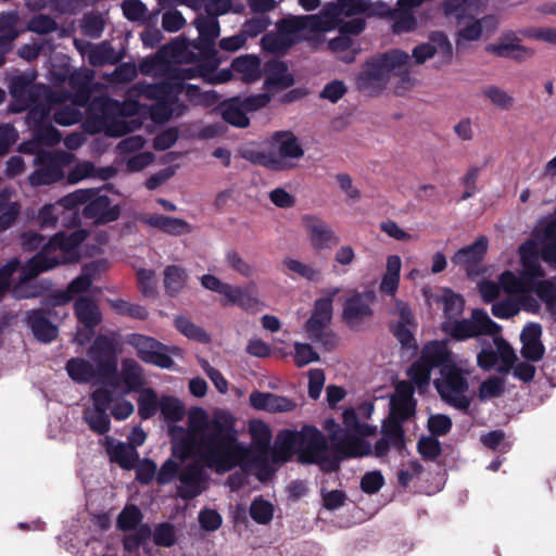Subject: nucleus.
<instances>
[{
    "instance_id": "nucleus-3",
    "label": "nucleus",
    "mask_w": 556,
    "mask_h": 556,
    "mask_svg": "<svg viewBox=\"0 0 556 556\" xmlns=\"http://www.w3.org/2000/svg\"><path fill=\"white\" fill-rule=\"evenodd\" d=\"M276 456L287 462L296 453L301 464L308 465L315 462L320 452L329 451V445L324 433L315 426L304 425L301 430L285 429L277 435Z\"/></svg>"
},
{
    "instance_id": "nucleus-15",
    "label": "nucleus",
    "mask_w": 556,
    "mask_h": 556,
    "mask_svg": "<svg viewBox=\"0 0 556 556\" xmlns=\"http://www.w3.org/2000/svg\"><path fill=\"white\" fill-rule=\"evenodd\" d=\"M121 206L111 205V199L106 194H96L86 203L83 208V215L86 218L93 219L97 225H106L115 222L121 216Z\"/></svg>"
},
{
    "instance_id": "nucleus-45",
    "label": "nucleus",
    "mask_w": 556,
    "mask_h": 556,
    "mask_svg": "<svg viewBox=\"0 0 556 556\" xmlns=\"http://www.w3.org/2000/svg\"><path fill=\"white\" fill-rule=\"evenodd\" d=\"M175 328L188 339L199 343H208L211 341L207 332L200 326L193 324L185 316H176L174 319Z\"/></svg>"
},
{
    "instance_id": "nucleus-39",
    "label": "nucleus",
    "mask_w": 556,
    "mask_h": 556,
    "mask_svg": "<svg viewBox=\"0 0 556 556\" xmlns=\"http://www.w3.org/2000/svg\"><path fill=\"white\" fill-rule=\"evenodd\" d=\"M65 369L68 376L78 383H87L91 381L98 374L88 361L80 357H73L67 361Z\"/></svg>"
},
{
    "instance_id": "nucleus-2",
    "label": "nucleus",
    "mask_w": 556,
    "mask_h": 556,
    "mask_svg": "<svg viewBox=\"0 0 556 556\" xmlns=\"http://www.w3.org/2000/svg\"><path fill=\"white\" fill-rule=\"evenodd\" d=\"M35 77L27 73L16 75L11 79L9 90L16 105L15 112L29 109V117L43 119L61 99L49 86L35 84Z\"/></svg>"
},
{
    "instance_id": "nucleus-32",
    "label": "nucleus",
    "mask_w": 556,
    "mask_h": 556,
    "mask_svg": "<svg viewBox=\"0 0 556 556\" xmlns=\"http://www.w3.org/2000/svg\"><path fill=\"white\" fill-rule=\"evenodd\" d=\"M119 378L125 386L124 393L137 392L144 384L142 367L134 358H124Z\"/></svg>"
},
{
    "instance_id": "nucleus-13",
    "label": "nucleus",
    "mask_w": 556,
    "mask_h": 556,
    "mask_svg": "<svg viewBox=\"0 0 556 556\" xmlns=\"http://www.w3.org/2000/svg\"><path fill=\"white\" fill-rule=\"evenodd\" d=\"M198 38L188 43L199 55H207L208 58H220L216 49V39L220 35V25L218 20L207 15L200 14L193 22Z\"/></svg>"
},
{
    "instance_id": "nucleus-60",
    "label": "nucleus",
    "mask_w": 556,
    "mask_h": 556,
    "mask_svg": "<svg viewBox=\"0 0 556 556\" xmlns=\"http://www.w3.org/2000/svg\"><path fill=\"white\" fill-rule=\"evenodd\" d=\"M429 43L434 47L435 54L442 59V64L451 62L453 48L448 37L443 31H432L429 36Z\"/></svg>"
},
{
    "instance_id": "nucleus-52",
    "label": "nucleus",
    "mask_w": 556,
    "mask_h": 556,
    "mask_svg": "<svg viewBox=\"0 0 556 556\" xmlns=\"http://www.w3.org/2000/svg\"><path fill=\"white\" fill-rule=\"evenodd\" d=\"M382 437L390 441L392 446L399 452L405 448V432L403 422L389 418L382 425Z\"/></svg>"
},
{
    "instance_id": "nucleus-21",
    "label": "nucleus",
    "mask_w": 556,
    "mask_h": 556,
    "mask_svg": "<svg viewBox=\"0 0 556 556\" xmlns=\"http://www.w3.org/2000/svg\"><path fill=\"white\" fill-rule=\"evenodd\" d=\"M74 313L78 323L89 330L85 339L78 338L79 343L83 344L90 340L94 329L102 323V313L94 300L89 296H80L74 302Z\"/></svg>"
},
{
    "instance_id": "nucleus-22",
    "label": "nucleus",
    "mask_w": 556,
    "mask_h": 556,
    "mask_svg": "<svg viewBox=\"0 0 556 556\" xmlns=\"http://www.w3.org/2000/svg\"><path fill=\"white\" fill-rule=\"evenodd\" d=\"M282 28L285 33H292L295 37L302 30L312 33H324L332 29V21L323 14H311L300 16H289L283 18Z\"/></svg>"
},
{
    "instance_id": "nucleus-18",
    "label": "nucleus",
    "mask_w": 556,
    "mask_h": 556,
    "mask_svg": "<svg viewBox=\"0 0 556 556\" xmlns=\"http://www.w3.org/2000/svg\"><path fill=\"white\" fill-rule=\"evenodd\" d=\"M389 75L377 58L367 61L356 78L357 88L370 94L384 89Z\"/></svg>"
},
{
    "instance_id": "nucleus-19",
    "label": "nucleus",
    "mask_w": 556,
    "mask_h": 556,
    "mask_svg": "<svg viewBox=\"0 0 556 556\" xmlns=\"http://www.w3.org/2000/svg\"><path fill=\"white\" fill-rule=\"evenodd\" d=\"M542 326L539 323H528L521 333L520 342L522 344L520 354L525 361L538 363L545 354V346L541 340Z\"/></svg>"
},
{
    "instance_id": "nucleus-27",
    "label": "nucleus",
    "mask_w": 556,
    "mask_h": 556,
    "mask_svg": "<svg viewBox=\"0 0 556 556\" xmlns=\"http://www.w3.org/2000/svg\"><path fill=\"white\" fill-rule=\"evenodd\" d=\"M141 222L170 236H179L191 231V226L184 219L162 214H147Z\"/></svg>"
},
{
    "instance_id": "nucleus-35",
    "label": "nucleus",
    "mask_w": 556,
    "mask_h": 556,
    "mask_svg": "<svg viewBox=\"0 0 556 556\" xmlns=\"http://www.w3.org/2000/svg\"><path fill=\"white\" fill-rule=\"evenodd\" d=\"M200 60L197 65L191 67L180 68L178 72V79L173 81H185L195 77H206L213 73L223 62L222 58H208L207 55H199Z\"/></svg>"
},
{
    "instance_id": "nucleus-64",
    "label": "nucleus",
    "mask_w": 556,
    "mask_h": 556,
    "mask_svg": "<svg viewBox=\"0 0 556 556\" xmlns=\"http://www.w3.org/2000/svg\"><path fill=\"white\" fill-rule=\"evenodd\" d=\"M505 390V380L497 376H492L481 382L479 387V399L481 401L501 396Z\"/></svg>"
},
{
    "instance_id": "nucleus-57",
    "label": "nucleus",
    "mask_w": 556,
    "mask_h": 556,
    "mask_svg": "<svg viewBox=\"0 0 556 556\" xmlns=\"http://www.w3.org/2000/svg\"><path fill=\"white\" fill-rule=\"evenodd\" d=\"M151 536H153L154 544L162 547H172L177 541L175 526L167 521L157 523Z\"/></svg>"
},
{
    "instance_id": "nucleus-51",
    "label": "nucleus",
    "mask_w": 556,
    "mask_h": 556,
    "mask_svg": "<svg viewBox=\"0 0 556 556\" xmlns=\"http://www.w3.org/2000/svg\"><path fill=\"white\" fill-rule=\"evenodd\" d=\"M143 515L136 505H127L117 517V528L124 532L137 530L142 521Z\"/></svg>"
},
{
    "instance_id": "nucleus-17",
    "label": "nucleus",
    "mask_w": 556,
    "mask_h": 556,
    "mask_svg": "<svg viewBox=\"0 0 556 556\" xmlns=\"http://www.w3.org/2000/svg\"><path fill=\"white\" fill-rule=\"evenodd\" d=\"M520 38L515 33L509 31L501 37L500 42L488 45L485 50L498 58L522 62L533 56L534 50L520 45Z\"/></svg>"
},
{
    "instance_id": "nucleus-29",
    "label": "nucleus",
    "mask_w": 556,
    "mask_h": 556,
    "mask_svg": "<svg viewBox=\"0 0 556 556\" xmlns=\"http://www.w3.org/2000/svg\"><path fill=\"white\" fill-rule=\"evenodd\" d=\"M368 9L367 0H336L324 5L321 14L328 20L336 22L342 15L354 16L365 13Z\"/></svg>"
},
{
    "instance_id": "nucleus-62",
    "label": "nucleus",
    "mask_w": 556,
    "mask_h": 556,
    "mask_svg": "<svg viewBox=\"0 0 556 556\" xmlns=\"http://www.w3.org/2000/svg\"><path fill=\"white\" fill-rule=\"evenodd\" d=\"M4 201V197L0 194V232L9 229L21 213V206L17 202L5 203Z\"/></svg>"
},
{
    "instance_id": "nucleus-58",
    "label": "nucleus",
    "mask_w": 556,
    "mask_h": 556,
    "mask_svg": "<svg viewBox=\"0 0 556 556\" xmlns=\"http://www.w3.org/2000/svg\"><path fill=\"white\" fill-rule=\"evenodd\" d=\"M410 325H405L404 323H395L390 325V331L394 336V338L401 344L403 350L416 351L418 349L415 336L413 330L409 328Z\"/></svg>"
},
{
    "instance_id": "nucleus-7",
    "label": "nucleus",
    "mask_w": 556,
    "mask_h": 556,
    "mask_svg": "<svg viewBox=\"0 0 556 556\" xmlns=\"http://www.w3.org/2000/svg\"><path fill=\"white\" fill-rule=\"evenodd\" d=\"M441 329L455 341H466L483 334L494 336L500 332L501 326L484 309L475 308L470 318H447Z\"/></svg>"
},
{
    "instance_id": "nucleus-10",
    "label": "nucleus",
    "mask_w": 556,
    "mask_h": 556,
    "mask_svg": "<svg viewBox=\"0 0 556 556\" xmlns=\"http://www.w3.org/2000/svg\"><path fill=\"white\" fill-rule=\"evenodd\" d=\"M89 356L96 363L98 375L103 379V383L117 388L119 386L117 358L113 340L103 334L98 336L89 349Z\"/></svg>"
},
{
    "instance_id": "nucleus-44",
    "label": "nucleus",
    "mask_w": 556,
    "mask_h": 556,
    "mask_svg": "<svg viewBox=\"0 0 556 556\" xmlns=\"http://www.w3.org/2000/svg\"><path fill=\"white\" fill-rule=\"evenodd\" d=\"M188 275L186 270L176 265H169L164 270V286L166 293L170 296L181 291L187 281Z\"/></svg>"
},
{
    "instance_id": "nucleus-26",
    "label": "nucleus",
    "mask_w": 556,
    "mask_h": 556,
    "mask_svg": "<svg viewBox=\"0 0 556 556\" xmlns=\"http://www.w3.org/2000/svg\"><path fill=\"white\" fill-rule=\"evenodd\" d=\"M488 251V239L484 236L479 237L473 243L459 249L452 257L455 265L466 267L468 274L470 269L478 266Z\"/></svg>"
},
{
    "instance_id": "nucleus-43",
    "label": "nucleus",
    "mask_w": 556,
    "mask_h": 556,
    "mask_svg": "<svg viewBox=\"0 0 556 556\" xmlns=\"http://www.w3.org/2000/svg\"><path fill=\"white\" fill-rule=\"evenodd\" d=\"M83 420L88 428L96 434L103 435L111 429V418L108 412L85 408L83 410Z\"/></svg>"
},
{
    "instance_id": "nucleus-40",
    "label": "nucleus",
    "mask_w": 556,
    "mask_h": 556,
    "mask_svg": "<svg viewBox=\"0 0 556 556\" xmlns=\"http://www.w3.org/2000/svg\"><path fill=\"white\" fill-rule=\"evenodd\" d=\"M48 159V162L42 163V165L31 174V185H51L53 182L59 181L62 178L63 174L60 166L50 156Z\"/></svg>"
},
{
    "instance_id": "nucleus-1",
    "label": "nucleus",
    "mask_w": 556,
    "mask_h": 556,
    "mask_svg": "<svg viewBox=\"0 0 556 556\" xmlns=\"http://www.w3.org/2000/svg\"><path fill=\"white\" fill-rule=\"evenodd\" d=\"M174 439L179 438L174 454L181 459L190 455L216 472L233 469L240 458L235 418L226 412L216 413L212 419L202 407H192L188 413V429L181 426L170 428Z\"/></svg>"
},
{
    "instance_id": "nucleus-16",
    "label": "nucleus",
    "mask_w": 556,
    "mask_h": 556,
    "mask_svg": "<svg viewBox=\"0 0 556 556\" xmlns=\"http://www.w3.org/2000/svg\"><path fill=\"white\" fill-rule=\"evenodd\" d=\"M200 463L203 464L202 462ZM203 467L205 466L192 463L185 466L179 472L181 486L178 488L177 492L182 500H193L205 490L206 477Z\"/></svg>"
},
{
    "instance_id": "nucleus-25",
    "label": "nucleus",
    "mask_w": 556,
    "mask_h": 556,
    "mask_svg": "<svg viewBox=\"0 0 556 556\" xmlns=\"http://www.w3.org/2000/svg\"><path fill=\"white\" fill-rule=\"evenodd\" d=\"M61 264L58 256H51L45 247L29 258L24 266L21 265L20 282L34 279L39 274L55 268Z\"/></svg>"
},
{
    "instance_id": "nucleus-48",
    "label": "nucleus",
    "mask_w": 556,
    "mask_h": 556,
    "mask_svg": "<svg viewBox=\"0 0 556 556\" xmlns=\"http://www.w3.org/2000/svg\"><path fill=\"white\" fill-rule=\"evenodd\" d=\"M80 30L86 37L98 39L105 28V21L98 12L85 13L80 20Z\"/></svg>"
},
{
    "instance_id": "nucleus-49",
    "label": "nucleus",
    "mask_w": 556,
    "mask_h": 556,
    "mask_svg": "<svg viewBox=\"0 0 556 556\" xmlns=\"http://www.w3.org/2000/svg\"><path fill=\"white\" fill-rule=\"evenodd\" d=\"M159 409L160 401L156 392L151 388L143 389L138 397V414L141 419L152 418Z\"/></svg>"
},
{
    "instance_id": "nucleus-59",
    "label": "nucleus",
    "mask_w": 556,
    "mask_h": 556,
    "mask_svg": "<svg viewBox=\"0 0 556 556\" xmlns=\"http://www.w3.org/2000/svg\"><path fill=\"white\" fill-rule=\"evenodd\" d=\"M244 159L253 164L262 165L271 170H281L285 168L283 162L275 153L262 151H248L243 154Z\"/></svg>"
},
{
    "instance_id": "nucleus-41",
    "label": "nucleus",
    "mask_w": 556,
    "mask_h": 556,
    "mask_svg": "<svg viewBox=\"0 0 556 556\" xmlns=\"http://www.w3.org/2000/svg\"><path fill=\"white\" fill-rule=\"evenodd\" d=\"M244 10V4L238 0H205L204 3L205 15L215 20L227 13L242 14Z\"/></svg>"
},
{
    "instance_id": "nucleus-34",
    "label": "nucleus",
    "mask_w": 556,
    "mask_h": 556,
    "mask_svg": "<svg viewBox=\"0 0 556 556\" xmlns=\"http://www.w3.org/2000/svg\"><path fill=\"white\" fill-rule=\"evenodd\" d=\"M231 70L241 74L244 81H255L261 78V59L253 54L240 55L232 60Z\"/></svg>"
},
{
    "instance_id": "nucleus-6",
    "label": "nucleus",
    "mask_w": 556,
    "mask_h": 556,
    "mask_svg": "<svg viewBox=\"0 0 556 556\" xmlns=\"http://www.w3.org/2000/svg\"><path fill=\"white\" fill-rule=\"evenodd\" d=\"M200 280L203 288L223 295V306L236 305L250 314H256L264 307L254 281H250L245 287L233 286L223 282L212 274L203 275Z\"/></svg>"
},
{
    "instance_id": "nucleus-4",
    "label": "nucleus",
    "mask_w": 556,
    "mask_h": 556,
    "mask_svg": "<svg viewBox=\"0 0 556 556\" xmlns=\"http://www.w3.org/2000/svg\"><path fill=\"white\" fill-rule=\"evenodd\" d=\"M135 88L139 96L154 101L149 106V116L155 124L166 123L173 116H181L187 109L179 102V89L174 90L168 80L138 83Z\"/></svg>"
},
{
    "instance_id": "nucleus-56",
    "label": "nucleus",
    "mask_w": 556,
    "mask_h": 556,
    "mask_svg": "<svg viewBox=\"0 0 556 556\" xmlns=\"http://www.w3.org/2000/svg\"><path fill=\"white\" fill-rule=\"evenodd\" d=\"M152 535L151 527L148 523L140 525L132 534L125 535L123 539V547L126 552L132 554L138 552L140 546H144Z\"/></svg>"
},
{
    "instance_id": "nucleus-5",
    "label": "nucleus",
    "mask_w": 556,
    "mask_h": 556,
    "mask_svg": "<svg viewBox=\"0 0 556 556\" xmlns=\"http://www.w3.org/2000/svg\"><path fill=\"white\" fill-rule=\"evenodd\" d=\"M339 288L328 291V295L314 302L312 314L304 324L307 339L318 344L325 351L334 350L338 343L337 334L329 328L333 315V298L339 293Z\"/></svg>"
},
{
    "instance_id": "nucleus-46",
    "label": "nucleus",
    "mask_w": 556,
    "mask_h": 556,
    "mask_svg": "<svg viewBox=\"0 0 556 556\" xmlns=\"http://www.w3.org/2000/svg\"><path fill=\"white\" fill-rule=\"evenodd\" d=\"M494 344L500 350V365L496 368L497 372L507 375L510 370L514 371V365L518 361V357L511 348V345L503 338H494Z\"/></svg>"
},
{
    "instance_id": "nucleus-30",
    "label": "nucleus",
    "mask_w": 556,
    "mask_h": 556,
    "mask_svg": "<svg viewBox=\"0 0 556 556\" xmlns=\"http://www.w3.org/2000/svg\"><path fill=\"white\" fill-rule=\"evenodd\" d=\"M93 73L91 71L74 72L70 76V86L73 89L72 101L78 106L89 103L92 94Z\"/></svg>"
},
{
    "instance_id": "nucleus-61",
    "label": "nucleus",
    "mask_w": 556,
    "mask_h": 556,
    "mask_svg": "<svg viewBox=\"0 0 556 556\" xmlns=\"http://www.w3.org/2000/svg\"><path fill=\"white\" fill-rule=\"evenodd\" d=\"M390 419L405 422L416 414L417 402L399 401L391 399Z\"/></svg>"
},
{
    "instance_id": "nucleus-54",
    "label": "nucleus",
    "mask_w": 556,
    "mask_h": 556,
    "mask_svg": "<svg viewBox=\"0 0 556 556\" xmlns=\"http://www.w3.org/2000/svg\"><path fill=\"white\" fill-rule=\"evenodd\" d=\"M111 458L123 469H132L138 460V452L135 446L118 443L111 453Z\"/></svg>"
},
{
    "instance_id": "nucleus-24",
    "label": "nucleus",
    "mask_w": 556,
    "mask_h": 556,
    "mask_svg": "<svg viewBox=\"0 0 556 556\" xmlns=\"http://www.w3.org/2000/svg\"><path fill=\"white\" fill-rule=\"evenodd\" d=\"M249 402L253 408L267 413H287L296 407V404L286 396L257 390L251 392Z\"/></svg>"
},
{
    "instance_id": "nucleus-36",
    "label": "nucleus",
    "mask_w": 556,
    "mask_h": 556,
    "mask_svg": "<svg viewBox=\"0 0 556 556\" xmlns=\"http://www.w3.org/2000/svg\"><path fill=\"white\" fill-rule=\"evenodd\" d=\"M85 238L86 235L83 230H76L70 235L60 231L50 238V240L43 247L50 255L56 250L68 252L79 247Z\"/></svg>"
},
{
    "instance_id": "nucleus-55",
    "label": "nucleus",
    "mask_w": 556,
    "mask_h": 556,
    "mask_svg": "<svg viewBox=\"0 0 556 556\" xmlns=\"http://www.w3.org/2000/svg\"><path fill=\"white\" fill-rule=\"evenodd\" d=\"M160 410L165 420L173 422L180 421L186 414L182 403L174 396H163L160 400Z\"/></svg>"
},
{
    "instance_id": "nucleus-9",
    "label": "nucleus",
    "mask_w": 556,
    "mask_h": 556,
    "mask_svg": "<svg viewBox=\"0 0 556 556\" xmlns=\"http://www.w3.org/2000/svg\"><path fill=\"white\" fill-rule=\"evenodd\" d=\"M441 379L434 380V387L445 403L448 405L467 412L470 406V399L465 395L469 389V383L464 377V372L456 364L450 366L445 370H441Z\"/></svg>"
},
{
    "instance_id": "nucleus-33",
    "label": "nucleus",
    "mask_w": 556,
    "mask_h": 556,
    "mask_svg": "<svg viewBox=\"0 0 556 556\" xmlns=\"http://www.w3.org/2000/svg\"><path fill=\"white\" fill-rule=\"evenodd\" d=\"M217 111L226 123L235 127L247 128L250 125V119L238 101V97H233L222 102L218 105Z\"/></svg>"
},
{
    "instance_id": "nucleus-37",
    "label": "nucleus",
    "mask_w": 556,
    "mask_h": 556,
    "mask_svg": "<svg viewBox=\"0 0 556 556\" xmlns=\"http://www.w3.org/2000/svg\"><path fill=\"white\" fill-rule=\"evenodd\" d=\"M283 18L277 23V35L266 34L262 38L263 47L271 52L286 51L296 43V38L292 33H285L282 28Z\"/></svg>"
},
{
    "instance_id": "nucleus-38",
    "label": "nucleus",
    "mask_w": 556,
    "mask_h": 556,
    "mask_svg": "<svg viewBox=\"0 0 556 556\" xmlns=\"http://www.w3.org/2000/svg\"><path fill=\"white\" fill-rule=\"evenodd\" d=\"M377 59L389 76L391 72H397V74L406 75L408 73L407 65L410 56L408 53L400 49H392L387 51L383 54L377 56Z\"/></svg>"
},
{
    "instance_id": "nucleus-20",
    "label": "nucleus",
    "mask_w": 556,
    "mask_h": 556,
    "mask_svg": "<svg viewBox=\"0 0 556 556\" xmlns=\"http://www.w3.org/2000/svg\"><path fill=\"white\" fill-rule=\"evenodd\" d=\"M430 368L445 370L456 364L447 340H431L424 344L420 356Z\"/></svg>"
},
{
    "instance_id": "nucleus-63",
    "label": "nucleus",
    "mask_w": 556,
    "mask_h": 556,
    "mask_svg": "<svg viewBox=\"0 0 556 556\" xmlns=\"http://www.w3.org/2000/svg\"><path fill=\"white\" fill-rule=\"evenodd\" d=\"M121 8L124 17L129 22H146L148 8L141 0H123Z\"/></svg>"
},
{
    "instance_id": "nucleus-42",
    "label": "nucleus",
    "mask_w": 556,
    "mask_h": 556,
    "mask_svg": "<svg viewBox=\"0 0 556 556\" xmlns=\"http://www.w3.org/2000/svg\"><path fill=\"white\" fill-rule=\"evenodd\" d=\"M121 59L122 56L109 41H102L93 47L88 55L89 63L92 66L114 65L118 63Z\"/></svg>"
},
{
    "instance_id": "nucleus-28",
    "label": "nucleus",
    "mask_w": 556,
    "mask_h": 556,
    "mask_svg": "<svg viewBox=\"0 0 556 556\" xmlns=\"http://www.w3.org/2000/svg\"><path fill=\"white\" fill-rule=\"evenodd\" d=\"M332 448L338 452L342 459L366 456L370 452L369 444L362 438L354 434H346L344 438L331 437Z\"/></svg>"
},
{
    "instance_id": "nucleus-50",
    "label": "nucleus",
    "mask_w": 556,
    "mask_h": 556,
    "mask_svg": "<svg viewBox=\"0 0 556 556\" xmlns=\"http://www.w3.org/2000/svg\"><path fill=\"white\" fill-rule=\"evenodd\" d=\"M430 368L425 362L418 357L407 369V376L410 382L418 388L419 391H422L429 386L431 379Z\"/></svg>"
},
{
    "instance_id": "nucleus-11",
    "label": "nucleus",
    "mask_w": 556,
    "mask_h": 556,
    "mask_svg": "<svg viewBox=\"0 0 556 556\" xmlns=\"http://www.w3.org/2000/svg\"><path fill=\"white\" fill-rule=\"evenodd\" d=\"M377 295L374 290L355 291L343 303L342 320L351 330H359L374 316L372 305Z\"/></svg>"
},
{
    "instance_id": "nucleus-14",
    "label": "nucleus",
    "mask_w": 556,
    "mask_h": 556,
    "mask_svg": "<svg viewBox=\"0 0 556 556\" xmlns=\"http://www.w3.org/2000/svg\"><path fill=\"white\" fill-rule=\"evenodd\" d=\"M302 219L315 251L319 252L339 244L340 238L325 220L314 215H304Z\"/></svg>"
},
{
    "instance_id": "nucleus-12",
    "label": "nucleus",
    "mask_w": 556,
    "mask_h": 556,
    "mask_svg": "<svg viewBox=\"0 0 556 556\" xmlns=\"http://www.w3.org/2000/svg\"><path fill=\"white\" fill-rule=\"evenodd\" d=\"M425 0H397L395 8H386V13L379 16L392 22L391 30L395 35L413 33L418 28V21L414 10Z\"/></svg>"
},
{
    "instance_id": "nucleus-8",
    "label": "nucleus",
    "mask_w": 556,
    "mask_h": 556,
    "mask_svg": "<svg viewBox=\"0 0 556 556\" xmlns=\"http://www.w3.org/2000/svg\"><path fill=\"white\" fill-rule=\"evenodd\" d=\"M126 342L136 350V354L141 362L163 369L174 367L175 363L172 355H182L180 348L166 345L152 337L141 333L129 334Z\"/></svg>"
},
{
    "instance_id": "nucleus-53",
    "label": "nucleus",
    "mask_w": 556,
    "mask_h": 556,
    "mask_svg": "<svg viewBox=\"0 0 556 556\" xmlns=\"http://www.w3.org/2000/svg\"><path fill=\"white\" fill-rule=\"evenodd\" d=\"M249 513L256 523L268 525L273 520L274 507L263 496H257L252 501Z\"/></svg>"
},
{
    "instance_id": "nucleus-31",
    "label": "nucleus",
    "mask_w": 556,
    "mask_h": 556,
    "mask_svg": "<svg viewBox=\"0 0 556 556\" xmlns=\"http://www.w3.org/2000/svg\"><path fill=\"white\" fill-rule=\"evenodd\" d=\"M273 144L277 146V157L282 162L285 159H300L304 150L299 143L296 136L291 131H276L271 136Z\"/></svg>"
},
{
    "instance_id": "nucleus-23",
    "label": "nucleus",
    "mask_w": 556,
    "mask_h": 556,
    "mask_svg": "<svg viewBox=\"0 0 556 556\" xmlns=\"http://www.w3.org/2000/svg\"><path fill=\"white\" fill-rule=\"evenodd\" d=\"M51 309L37 308L28 312L26 321L36 340L42 343H50L59 334L58 327L51 323L49 315Z\"/></svg>"
},
{
    "instance_id": "nucleus-47",
    "label": "nucleus",
    "mask_w": 556,
    "mask_h": 556,
    "mask_svg": "<svg viewBox=\"0 0 556 556\" xmlns=\"http://www.w3.org/2000/svg\"><path fill=\"white\" fill-rule=\"evenodd\" d=\"M96 194L94 189H78L74 192H71L61 199H59L55 203L59 205V210L63 213V211H75L79 205L86 203Z\"/></svg>"
}]
</instances>
